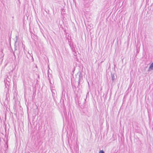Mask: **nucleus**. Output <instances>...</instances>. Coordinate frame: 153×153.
<instances>
[{
	"label": "nucleus",
	"instance_id": "obj_1",
	"mask_svg": "<svg viewBox=\"0 0 153 153\" xmlns=\"http://www.w3.org/2000/svg\"><path fill=\"white\" fill-rule=\"evenodd\" d=\"M78 74L79 75V80H80V81L81 82H82V77L83 75L82 74V72H79L78 73Z\"/></svg>",
	"mask_w": 153,
	"mask_h": 153
},
{
	"label": "nucleus",
	"instance_id": "obj_2",
	"mask_svg": "<svg viewBox=\"0 0 153 153\" xmlns=\"http://www.w3.org/2000/svg\"><path fill=\"white\" fill-rule=\"evenodd\" d=\"M150 70H153V61L149 68L148 71H149Z\"/></svg>",
	"mask_w": 153,
	"mask_h": 153
},
{
	"label": "nucleus",
	"instance_id": "obj_3",
	"mask_svg": "<svg viewBox=\"0 0 153 153\" xmlns=\"http://www.w3.org/2000/svg\"><path fill=\"white\" fill-rule=\"evenodd\" d=\"M111 77L113 81L115 79L116 77V76L114 74H111Z\"/></svg>",
	"mask_w": 153,
	"mask_h": 153
},
{
	"label": "nucleus",
	"instance_id": "obj_4",
	"mask_svg": "<svg viewBox=\"0 0 153 153\" xmlns=\"http://www.w3.org/2000/svg\"><path fill=\"white\" fill-rule=\"evenodd\" d=\"M79 81L78 82V85H81V84H82L83 83V81L82 80V82H81L80 81V80H79Z\"/></svg>",
	"mask_w": 153,
	"mask_h": 153
},
{
	"label": "nucleus",
	"instance_id": "obj_5",
	"mask_svg": "<svg viewBox=\"0 0 153 153\" xmlns=\"http://www.w3.org/2000/svg\"><path fill=\"white\" fill-rule=\"evenodd\" d=\"M16 41H15V43H17V40H18V38L17 36H16Z\"/></svg>",
	"mask_w": 153,
	"mask_h": 153
},
{
	"label": "nucleus",
	"instance_id": "obj_6",
	"mask_svg": "<svg viewBox=\"0 0 153 153\" xmlns=\"http://www.w3.org/2000/svg\"><path fill=\"white\" fill-rule=\"evenodd\" d=\"M100 153H104V152L102 150H101L100 152Z\"/></svg>",
	"mask_w": 153,
	"mask_h": 153
},
{
	"label": "nucleus",
	"instance_id": "obj_7",
	"mask_svg": "<svg viewBox=\"0 0 153 153\" xmlns=\"http://www.w3.org/2000/svg\"><path fill=\"white\" fill-rule=\"evenodd\" d=\"M49 82H50V83L51 84V85H53V84H52V83L51 82L50 80Z\"/></svg>",
	"mask_w": 153,
	"mask_h": 153
},
{
	"label": "nucleus",
	"instance_id": "obj_8",
	"mask_svg": "<svg viewBox=\"0 0 153 153\" xmlns=\"http://www.w3.org/2000/svg\"><path fill=\"white\" fill-rule=\"evenodd\" d=\"M14 57H15V56H15V54H14Z\"/></svg>",
	"mask_w": 153,
	"mask_h": 153
}]
</instances>
